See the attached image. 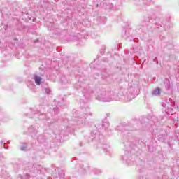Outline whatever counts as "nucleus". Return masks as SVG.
Listing matches in <instances>:
<instances>
[{"label": "nucleus", "instance_id": "f257e3e1", "mask_svg": "<svg viewBox=\"0 0 179 179\" xmlns=\"http://www.w3.org/2000/svg\"><path fill=\"white\" fill-rule=\"evenodd\" d=\"M35 83L38 85V86L40 85V83H41V77L35 76Z\"/></svg>", "mask_w": 179, "mask_h": 179}, {"label": "nucleus", "instance_id": "f03ea898", "mask_svg": "<svg viewBox=\"0 0 179 179\" xmlns=\"http://www.w3.org/2000/svg\"><path fill=\"white\" fill-rule=\"evenodd\" d=\"M152 94H160V89L157 88L156 91L152 92Z\"/></svg>", "mask_w": 179, "mask_h": 179}]
</instances>
